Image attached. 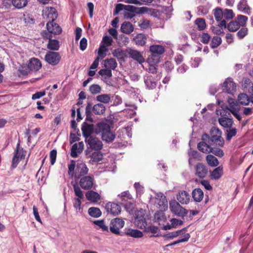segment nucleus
Listing matches in <instances>:
<instances>
[{"mask_svg":"<svg viewBox=\"0 0 253 253\" xmlns=\"http://www.w3.org/2000/svg\"><path fill=\"white\" fill-rule=\"evenodd\" d=\"M68 173L70 177H74L75 179H80V178L86 176L89 169L86 165L83 162H78L76 166V161L71 160L70 163L68 165Z\"/></svg>","mask_w":253,"mask_h":253,"instance_id":"nucleus-1","label":"nucleus"},{"mask_svg":"<svg viewBox=\"0 0 253 253\" xmlns=\"http://www.w3.org/2000/svg\"><path fill=\"white\" fill-rule=\"evenodd\" d=\"M151 55L148 58V62L149 64H158L160 59V56L165 51V47L161 45L153 44L149 48Z\"/></svg>","mask_w":253,"mask_h":253,"instance_id":"nucleus-2","label":"nucleus"},{"mask_svg":"<svg viewBox=\"0 0 253 253\" xmlns=\"http://www.w3.org/2000/svg\"><path fill=\"white\" fill-rule=\"evenodd\" d=\"M97 127L99 132L101 133L102 139L106 142L113 141L115 138V134L111 130L110 126L103 122L98 123Z\"/></svg>","mask_w":253,"mask_h":253,"instance_id":"nucleus-3","label":"nucleus"},{"mask_svg":"<svg viewBox=\"0 0 253 253\" xmlns=\"http://www.w3.org/2000/svg\"><path fill=\"white\" fill-rule=\"evenodd\" d=\"M221 131L216 127H212L210 130V136L208 135V139L213 145L218 147H223L224 140L221 136Z\"/></svg>","mask_w":253,"mask_h":253,"instance_id":"nucleus-4","label":"nucleus"},{"mask_svg":"<svg viewBox=\"0 0 253 253\" xmlns=\"http://www.w3.org/2000/svg\"><path fill=\"white\" fill-rule=\"evenodd\" d=\"M169 209L173 214L182 218L188 213V210L182 207L175 200L169 202Z\"/></svg>","mask_w":253,"mask_h":253,"instance_id":"nucleus-5","label":"nucleus"},{"mask_svg":"<svg viewBox=\"0 0 253 253\" xmlns=\"http://www.w3.org/2000/svg\"><path fill=\"white\" fill-rule=\"evenodd\" d=\"M146 214V211L142 209L135 211L134 223L138 228L141 229L146 228L147 225Z\"/></svg>","mask_w":253,"mask_h":253,"instance_id":"nucleus-6","label":"nucleus"},{"mask_svg":"<svg viewBox=\"0 0 253 253\" xmlns=\"http://www.w3.org/2000/svg\"><path fill=\"white\" fill-rule=\"evenodd\" d=\"M216 114L221 116V117L218 119V122L219 124L226 128V129L232 126L233 125V119L228 117L226 114L228 113L229 115V113L224 109H219L216 111Z\"/></svg>","mask_w":253,"mask_h":253,"instance_id":"nucleus-7","label":"nucleus"},{"mask_svg":"<svg viewBox=\"0 0 253 253\" xmlns=\"http://www.w3.org/2000/svg\"><path fill=\"white\" fill-rule=\"evenodd\" d=\"M84 141L87 146V150H101L103 148V144L100 139L92 136L84 139Z\"/></svg>","mask_w":253,"mask_h":253,"instance_id":"nucleus-8","label":"nucleus"},{"mask_svg":"<svg viewBox=\"0 0 253 253\" xmlns=\"http://www.w3.org/2000/svg\"><path fill=\"white\" fill-rule=\"evenodd\" d=\"M26 152L24 151L22 148L20 147V142H19L17 144L12 160L11 167L13 169L17 167L20 161L24 158Z\"/></svg>","mask_w":253,"mask_h":253,"instance_id":"nucleus-9","label":"nucleus"},{"mask_svg":"<svg viewBox=\"0 0 253 253\" xmlns=\"http://www.w3.org/2000/svg\"><path fill=\"white\" fill-rule=\"evenodd\" d=\"M202 141L199 142L198 144V149L200 151L205 153H210L211 150V145H213L208 139V134H204L202 136Z\"/></svg>","mask_w":253,"mask_h":253,"instance_id":"nucleus-10","label":"nucleus"},{"mask_svg":"<svg viewBox=\"0 0 253 253\" xmlns=\"http://www.w3.org/2000/svg\"><path fill=\"white\" fill-rule=\"evenodd\" d=\"M61 60V56L58 52L48 51L44 56V60L49 65H57Z\"/></svg>","mask_w":253,"mask_h":253,"instance_id":"nucleus-11","label":"nucleus"},{"mask_svg":"<svg viewBox=\"0 0 253 253\" xmlns=\"http://www.w3.org/2000/svg\"><path fill=\"white\" fill-rule=\"evenodd\" d=\"M125 221L119 218H115L111 220L110 225V231L117 235L120 234V229L124 227Z\"/></svg>","mask_w":253,"mask_h":253,"instance_id":"nucleus-12","label":"nucleus"},{"mask_svg":"<svg viewBox=\"0 0 253 253\" xmlns=\"http://www.w3.org/2000/svg\"><path fill=\"white\" fill-rule=\"evenodd\" d=\"M85 155L87 158H90V161L93 163H99L103 158V153L100 150H94V151L92 152L90 150H86Z\"/></svg>","mask_w":253,"mask_h":253,"instance_id":"nucleus-13","label":"nucleus"},{"mask_svg":"<svg viewBox=\"0 0 253 253\" xmlns=\"http://www.w3.org/2000/svg\"><path fill=\"white\" fill-rule=\"evenodd\" d=\"M42 35L43 38L48 39V43L47 45L48 49L54 51L59 49L60 47L59 42L56 40L52 39V35H48L46 32H42Z\"/></svg>","mask_w":253,"mask_h":253,"instance_id":"nucleus-14","label":"nucleus"},{"mask_svg":"<svg viewBox=\"0 0 253 253\" xmlns=\"http://www.w3.org/2000/svg\"><path fill=\"white\" fill-rule=\"evenodd\" d=\"M58 14L56 10L52 7H46L42 10L43 18L48 19L49 21H54L56 19Z\"/></svg>","mask_w":253,"mask_h":253,"instance_id":"nucleus-15","label":"nucleus"},{"mask_svg":"<svg viewBox=\"0 0 253 253\" xmlns=\"http://www.w3.org/2000/svg\"><path fill=\"white\" fill-rule=\"evenodd\" d=\"M79 184L84 190H89L94 185V179L90 176H85L80 178Z\"/></svg>","mask_w":253,"mask_h":253,"instance_id":"nucleus-16","label":"nucleus"},{"mask_svg":"<svg viewBox=\"0 0 253 253\" xmlns=\"http://www.w3.org/2000/svg\"><path fill=\"white\" fill-rule=\"evenodd\" d=\"M105 209L108 213H110L114 216L118 215L121 211L120 206L112 202H108L106 204Z\"/></svg>","mask_w":253,"mask_h":253,"instance_id":"nucleus-17","label":"nucleus"},{"mask_svg":"<svg viewBox=\"0 0 253 253\" xmlns=\"http://www.w3.org/2000/svg\"><path fill=\"white\" fill-rule=\"evenodd\" d=\"M223 89L224 91L230 94H233L236 90V85L233 81L232 79L227 78L223 84Z\"/></svg>","mask_w":253,"mask_h":253,"instance_id":"nucleus-18","label":"nucleus"},{"mask_svg":"<svg viewBox=\"0 0 253 253\" xmlns=\"http://www.w3.org/2000/svg\"><path fill=\"white\" fill-rule=\"evenodd\" d=\"M94 125L91 123L88 124L86 122H84L83 123L82 131L84 139L93 136L91 134L94 131Z\"/></svg>","mask_w":253,"mask_h":253,"instance_id":"nucleus-19","label":"nucleus"},{"mask_svg":"<svg viewBox=\"0 0 253 253\" xmlns=\"http://www.w3.org/2000/svg\"><path fill=\"white\" fill-rule=\"evenodd\" d=\"M46 28L49 33H47L48 35H52V34L58 35L62 32L61 28L57 24L54 23V21L48 22L46 24Z\"/></svg>","mask_w":253,"mask_h":253,"instance_id":"nucleus-20","label":"nucleus"},{"mask_svg":"<svg viewBox=\"0 0 253 253\" xmlns=\"http://www.w3.org/2000/svg\"><path fill=\"white\" fill-rule=\"evenodd\" d=\"M159 209L162 210H166L168 209V201L166 197L163 193L160 192L157 194L156 197Z\"/></svg>","mask_w":253,"mask_h":253,"instance_id":"nucleus-21","label":"nucleus"},{"mask_svg":"<svg viewBox=\"0 0 253 253\" xmlns=\"http://www.w3.org/2000/svg\"><path fill=\"white\" fill-rule=\"evenodd\" d=\"M127 52L131 58L138 61L139 63L141 64L144 62V59L139 51L129 48L127 49Z\"/></svg>","mask_w":253,"mask_h":253,"instance_id":"nucleus-22","label":"nucleus"},{"mask_svg":"<svg viewBox=\"0 0 253 253\" xmlns=\"http://www.w3.org/2000/svg\"><path fill=\"white\" fill-rule=\"evenodd\" d=\"M84 147V144L82 141L73 144L71 149V156L73 158H77L79 154L82 153Z\"/></svg>","mask_w":253,"mask_h":253,"instance_id":"nucleus-23","label":"nucleus"},{"mask_svg":"<svg viewBox=\"0 0 253 253\" xmlns=\"http://www.w3.org/2000/svg\"><path fill=\"white\" fill-rule=\"evenodd\" d=\"M211 5L210 3L207 1L206 0H204L203 5H200L197 7V14L199 16L205 15L207 14L211 8Z\"/></svg>","mask_w":253,"mask_h":253,"instance_id":"nucleus-24","label":"nucleus"},{"mask_svg":"<svg viewBox=\"0 0 253 253\" xmlns=\"http://www.w3.org/2000/svg\"><path fill=\"white\" fill-rule=\"evenodd\" d=\"M28 67L31 71H37L42 68L41 61L36 58H31L28 62Z\"/></svg>","mask_w":253,"mask_h":253,"instance_id":"nucleus-25","label":"nucleus"},{"mask_svg":"<svg viewBox=\"0 0 253 253\" xmlns=\"http://www.w3.org/2000/svg\"><path fill=\"white\" fill-rule=\"evenodd\" d=\"M166 210L160 209L159 211H157L154 214V221L159 225H164L167 221V218L164 212Z\"/></svg>","mask_w":253,"mask_h":253,"instance_id":"nucleus-26","label":"nucleus"},{"mask_svg":"<svg viewBox=\"0 0 253 253\" xmlns=\"http://www.w3.org/2000/svg\"><path fill=\"white\" fill-rule=\"evenodd\" d=\"M208 173V169L207 167L202 164L198 163L196 167V174L200 178L206 177Z\"/></svg>","mask_w":253,"mask_h":253,"instance_id":"nucleus-27","label":"nucleus"},{"mask_svg":"<svg viewBox=\"0 0 253 253\" xmlns=\"http://www.w3.org/2000/svg\"><path fill=\"white\" fill-rule=\"evenodd\" d=\"M177 199L181 204H187L190 200V195L186 191H180L177 195Z\"/></svg>","mask_w":253,"mask_h":253,"instance_id":"nucleus-28","label":"nucleus"},{"mask_svg":"<svg viewBox=\"0 0 253 253\" xmlns=\"http://www.w3.org/2000/svg\"><path fill=\"white\" fill-rule=\"evenodd\" d=\"M185 231L186 228H184L181 230L165 234L163 235V237L164 238V241L171 240L179 236V235H183L184 233L185 232Z\"/></svg>","mask_w":253,"mask_h":253,"instance_id":"nucleus-29","label":"nucleus"},{"mask_svg":"<svg viewBox=\"0 0 253 253\" xmlns=\"http://www.w3.org/2000/svg\"><path fill=\"white\" fill-rule=\"evenodd\" d=\"M237 9L245 14H250L251 13V8L248 4L247 0H240L237 4Z\"/></svg>","mask_w":253,"mask_h":253,"instance_id":"nucleus-30","label":"nucleus"},{"mask_svg":"<svg viewBox=\"0 0 253 253\" xmlns=\"http://www.w3.org/2000/svg\"><path fill=\"white\" fill-rule=\"evenodd\" d=\"M134 26L129 22L125 21L121 24V31L126 34H130L134 31Z\"/></svg>","mask_w":253,"mask_h":253,"instance_id":"nucleus-31","label":"nucleus"},{"mask_svg":"<svg viewBox=\"0 0 253 253\" xmlns=\"http://www.w3.org/2000/svg\"><path fill=\"white\" fill-rule=\"evenodd\" d=\"M147 37L143 34H138L133 38L135 43L138 46H143L146 42Z\"/></svg>","mask_w":253,"mask_h":253,"instance_id":"nucleus-32","label":"nucleus"},{"mask_svg":"<svg viewBox=\"0 0 253 253\" xmlns=\"http://www.w3.org/2000/svg\"><path fill=\"white\" fill-rule=\"evenodd\" d=\"M87 200L92 202H97L100 200V196L94 191H88L85 194Z\"/></svg>","mask_w":253,"mask_h":253,"instance_id":"nucleus-33","label":"nucleus"},{"mask_svg":"<svg viewBox=\"0 0 253 253\" xmlns=\"http://www.w3.org/2000/svg\"><path fill=\"white\" fill-rule=\"evenodd\" d=\"M144 82L146 87L149 89H153L156 86V82L152 76L146 75L144 77Z\"/></svg>","mask_w":253,"mask_h":253,"instance_id":"nucleus-34","label":"nucleus"},{"mask_svg":"<svg viewBox=\"0 0 253 253\" xmlns=\"http://www.w3.org/2000/svg\"><path fill=\"white\" fill-rule=\"evenodd\" d=\"M238 102L243 105H248L251 102V96L249 97L246 93H241L238 97Z\"/></svg>","mask_w":253,"mask_h":253,"instance_id":"nucleus-35","label":"nucleus"},{"mask_svg":"<svg viewBox=\"0 0 253 253\" xmlns=\"http://www.w3.org/2000/svg\"><path fill=\"white\" fill-rule=\"evenodd\" d=\"M182 235V237H180L178 240L175 241L170 244L167 245L166 247H169L171 246L177 245L180 243L187 242L190 238V235L188 233L184 232L183 235Z\"/></svg>","mask_w":253,"mask_h":253,"instance_id":"nucleus-36","label":"nucleus"},{"mask_svg":"<svg viewBox=\"0 0 253 253\" xmlns=\"http://www.w3.org/2000/svg\"><path fill=\"white\" fill-rule=\"evenodd\" d=\"M182 235V237H180L178 240L175 241L170 244L167 245L166 247H169L171 246L177 245L180 243L187 242L190 238V235L188 233L184 232L183 235Z\"/></svg>","mask_w":253,"mask_h":253,"instance_id":"nucleus-37","label":"nucleus"},{"mask_svg":"<svg viewBox=\"0 0 253 253\" xmlns=\"http://www.w3.org/2000/svg\"><path fill=\"white\" fill-rule=\"evenodd\" d=\"M223 175V168L221 166L215 168L211 173V178L214 180L219 179Z\"/></svg>","mask_w":253,"mask_h":253,"instance_id":"nucleus-38","label":"nucleus"},{"mask_svg":"<svg viewBox=\"0 0 253 253\" xmlns=\"http://www.w3.org/2000/svg\"><path fill=\"white\" fill-rule=\"evenodd\" d=\"M118 64L114 58L106 59L104 60V67L110 70H115L117 67Z\"/></svg>","mask_w":253,"mask_h":253,"instance_id":"nucleus-39","label":"nucleus"},{"mask_svg":"<svg viewBox=\"0 0 253 253\" xmlns=\"http://www.w3.org/2000/svg\"><path fill=\"white\" fill-rule=\"evenodd\" d=\"M105 106L101 103L95 104L92 108V111L96 115H102L105 113Z\"/></svg>","mask_w":253,"mask_h":253,"instance_id":"nucleus-40","label":"nucleus"},{"mask_svg":"<svg viewBox=\"0 0 253 253\" xmlns=\"http://www.w3.org/2000/svg\"><path fill=\"white\" fill-rule=\"evenodd\" d=\"M126 234L133 238H141L143 236V233L137 230L131 228L128 229L126 232Z\"/></svg>","mask_w":253,"mask_h":253,"instance_id":"nucleus-41","label":"nucleus"},{"mask_svg":"<svg viewBox=\"0 0 253 253\" xmlns=\"http://www.w3.org/2000/svg\"><path fill=\"white\" fill-rule=\"evenodd\" d=\"M88 213L90 216L94 218H98L102 214L100 210L96 207H91L88 210Z\"/></svg>","mask_w":253,"mask_h":253,"instance_id":"nucleus-42","label":"nucleus"},{"mask_svg":"<svg viewBox=\"0 0 253 253\" xmlns=\"http://www.w3.org/2000/svg\"><path fill=\"white\" fill-rule=\"evenodd\" d=\"M206 160L208 165L211 167H216L219 164L217 159L212 155H208Z\"/></svg>","mask_w":253,"mask_h":253,"instance_id":"nucleus-43","label":"nucleus"},{"mask_svg":"<svg viewBox=\"0 0 253 253\" xmlns=\"http://www.w3.org/2000/svg\"><path fill=\"white\" fill-rule=\"evenodd\" d=\"M96 100L101 103L107 104L111 100V95L109 94H102L96 96Z\"/></svg>","mask_w":253,"mask_h":253,"instance_id":"nucleus-44","label":"nucleus"},{"mask_svg":"<svg viewBox=\"0 0 253 253\" xmlns=\"http://www.w3.org/2000/svg\"><path fill=\"white\" fill-rule=\"evenodd\" d=\"M13 5L18 9H21L27 5V0H12Z\"/></svg>","mask_w":253,"mask_h":253,"instance_id":"nucleus-45","label":"nucleus"},{"mask_svg":"<svg viewBox=\"0 0 253 253\" xmlns=\"http://www.w3.org/2000/svg\"><path fill=\"white\" fill-rule=\"evenodd\" d=\"M237 133V129L235 127L232 126L230 127L226 130V139L228 141L230 140Z\"/></svg>","mask_w":253,"mask_h":253,"instance_id":"nucleus-46","label":"nucleus"},{"mask_svg":"<svg viewBox=\"0 0 253 253\" xmlns=\"http://www.w3.org/2000/svg\"><path fill=\"white\" fill-rule=\"evenodd\" d=\"M192 197L196 202H201L204 197L203 191H192Z\"/></svg>","mask_w":253,"mask_h":253,"instance_id":"nucleus-47","label":"nucleus"},{"mask_svg":"<svg viewBox=\"0 0 253 253\" xmlns=\"http://www.w3.org/2000/svg\"><path fill=\"white\" fill-rule=\"evenodd\" d=\"M240 24L237 21H232L227 25V28L231 32H235L240 28Z\"/></svg>","mask_w":253,"mask_h":253,"instance_id":"nucleus-48","label":"nucleus"},{"mask_svg":"<svg viewBox=\"0 0 253 253\" xmlns=\"http://www.w3.org/2000/svg\"><path fill=\"white\" fill-rule=\"evenodd\" d=\"M195 24L197 26L199 30H204L206 27L205 20L201 18H197L195 21Z\"/></svg>","mask_w":253,"mask_h":253,"instance_id":"nucleus-49","label":"nucleus"},{"mask_svg":"<svg viewBox=\"0 0 253 253\" xmlns=\"http://www.w3.org/2000/svg\"><path fill=\"white\" fill-rule=\"evenodd\" d=\"M188 156H189V164L190 165H192V159H200V155L199 153L198 152V151L196 150H193L191 152H188Z\"/></svg>","mask_w":253,"mask_h":253,"instance_id":"nucleus-50","label":"nucleus"},{"mask_svg":"<svg viewBox=\"0 0 253 253\" xmlns=\"http://www.w3.org/2000/svg\"><path fill=\"white\" fill-rule=\"evenodd\" d=\"M213 15L215 19L219 21L221 20L223 16V11L220 8L217 7L213 10Z\"/></svg>","mask_w":253,"mask_h":253,"instance_id":"nucleus-51","label":"nucleus"},{"mask_svg":"<svg viewBox=\"0 0 253 253\" xmlns=\"http://www.w3.org/2000/svg\"><path fill=\"white\" fill-rule=\"evenodd\" d=\"M221 42L222 40L221 38L215 36L212 39L211 42V46L212 48H216L221 44Z\"/></svg>","mask_w":253,"mask_h":253,"instance_id":"nucleus-52","label":"nucleus"},{"mask_svg":"<svg viewBox=\"0 0 253 253\" xmlns=\"http://www.w3.org/2000/svg\"><path fill=\"white\" fill-rule=\"evenodd\" d=\"M101 87L97 84H93L90 86L89 91L92 94H96L101 92Z\"/></svg>","mask_w":253,"mask_h":253,"instance_id":"nucleus-53","label":"nucleus"},{"mask_svg":"<svg viewBox=\"0 0 253 253\" xmlns=\"http://www.w3.org/2000/svg\"><path fill=\"white\" fill-rule=\"evenodd\" d=\"M113 41V39L111 37L105 36L103 37L101 43L102 45L108 47L112 45Z\"/></svg>","mask_w":253,"mask_h":253,"instance_id":"nucleus-54","label":"nucleus"},{"mask_svg":"<svg viewBox=\"0 0 253 253\" xmlns=\"http://www.w3.org/2000/svg\"><path fill=\"white\" fill-rule=\"evenodd\" d=\"M98 74L102 76H105V78H110L112 76V71L108 68L101 69Z\"/></svg>","mask_w":253,"mask_h":253,"instance_id":"nucleus-55","label":"nucleus"},{"mask_svg":"<svg viewBox=\"0 0 253 253\" xmlns=\"http://www.w3.org/2000/svg\"><path fill=\"white\" fill-rule=\"evenodd\" d=\"M93 223L99 227L104 231H108V227L105 225L104 220H94Z\"/></svg>","mask_w":253,"mask_h":253,"instance_id":"nucleus-56","label":"nucleus"},{"mask_svg":"<svg viewBox=\"0 0 253 253\" xmlns=\"http://www.w3.org/2000/svg\"><path fill=\"white\" fill-rule=\"evenodd\" d=\"M210 153H212L215 156L219 157H222L224 156V152L222 150L219 148L211 147Z\"/></svg>","mask_w":253,"mask_h":253,"instance_id":"nucleus-57","label":"nucleus"},{"mask_svg":"<svg viewBox=\"0 0 253 253\" xmlns=\"http://www.w3.org/2000/svg\"><path fill=\"white\" fill-rule=\"evenodd\" d=\"M113 55L118 59H122L124 56V53L122 49L117 48L114 49L112 52Z\"/></svg>","mask_w":253,"mask_h":253,"instance_id":"nucleus-58","label":"nucleus"},{"mask_svg":"<svg viewBox=\"0 0 253 253\" xmlns=\"http://www.w3.org/2000/svg\"><path fill=\"white\" fill-rule=\"evenodd\" d=\"M108 51V48L106 46H104L102 44H101L98 51V54L99 57H101L102 58L105 57L106 55V52Z\"/></svg>","mask_w":253,"mask_h":253,"instance_id":"nucleus-59","label":"nucleus"},{"mask_svg":"<svg viewBox=\"0 0 253 253\" xmlns=\"http://www.w3.org/2000/svg\"><path fill=\"white\" fill-rule=\"evenodd\" d=\"M237 19L238 20V22L240 24V27L241 26H245L248 20V17L244 15H239L237 17Z\"/></svg>","mask_w":253,"mask_h":253,"instance_id":"nucleus-60","label":"nucleus"},{"mask_svg":"<svg viewBox=\"0 0 253 253\" xmlns=\"http://www.w3.org/2000/svg\"><path fill=\"white\" fill-rule=\"evenodd\" d=\"M20 20L21 22H23L25 24H28L33 22V19L31 18L30 15L27 14H23L21 17H20Z\"/></svg>","mask_w":253,"mask_h":253,"instance_id":"nucleus-61","label":"nucleus"},{"mask_svg":"<svg viewBox=\"0 0 253 253\" xmlns=\"http://www.w3.org/2000/svg\"><path fill=\"white\" fill-rule=\"evenodd\" d=\"M150 22L146 19H142L139 22L138 26L142 29H146L149 28Z\"/></svg>","mask_w":253,"mask_h":253,"instance_id":"nucleus-62","label":"nucleus"},{"mask_svg":"<svg viewBox=\"0 0 253 253\" xmlns=\"http://www.w3.org/2000/svg\"><path fill=\"white\" fill-rule=\"evenodd\" d=\"M19 71L20 73L22 75H27L31 71L30 70L28 65L27 66H21L19 67Z\"/></svg>","mask_w":253,"mask_h":253,"instance_id":"nucleus-63","label":"nucleus"},{"mask_svg":"<svg viewBox=\"0 0 253 253\" xmlns=\"http://www.w3.org/2000/svg\"><path fill=\"white\" fill-rule=\"evenodd\" d=\"M223 16L226 19H231L233 17V12L231 9H225L223 11Z\"/></svg>","mask_w":253,"mask_h":253,"instance_id":"nucleus-64","label":"nucleus"}]
</instances>
